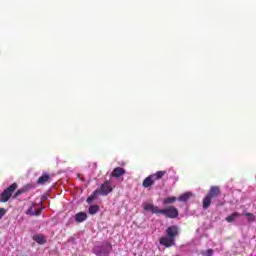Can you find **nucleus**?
Here are the masks:
<instances>
[{
    "mask_svg": "<svg viewBox=\"0 0 256 256\" xmlns=\"http://www.w3.org/2000/svg\"><path fill=\"white\" fill-rule=\"evenodd\" d=\"M76 223H83V221H87V213L79 212L75 215Z\"/></svg>",
    "mask_w": 256,
    "mask_h": 256,
    "instance_id": "nucleus-11",
    "label": "nucleus"
},
{
    "mask_svg": "<svg viewBox=\"0 0 256 256\" xmlns=\"http://www.w3.org/2000/svg\"><path fill=\"white\" fill-rule=\"evenodd\" d=\"M158 215H165L167 219H177L179 210L175 206H167L164 209H160Z\"/></svg>",
    "mask_w": 256,
    "mask_h": 256,
    "instance_id": "nucleus-5",
    "label": "nucleus"
},
{
    "mask_svg": "<svg viewBox=\"0 0 256 256\" xmlns=\"http://www.w3.org/2000/svg\"><path fill=\"white\" fill-rule=\"evenodd\" d=\"M5 213H7V210L5 208H0V219H3Z\"/></svg>",
    "mask_w": 256,
    "mask_h": 256,
    "instance_id": "nucleus-22",
    "label": "nucleus"
},
{
    "mask_svg": "<svg viewBox=\"0 0 256 256\" xmlns=\"http://www.w3.org/2000/svg\"><path fill=\"white\" fill-rule=\"evenodd\" d=\"M175 201H177V197L172 196V197L165 198L163 200V203L164 205H171V203H175Z\"/></svg>",
    "mask_w": 256,
    "mask_h": 256,
    "instance_id": "nucleus-16",
    "label": "nucleus"
},
{
    "mask_svg": "<svg viewBox=\"0 0 256 256\" xmlns=\"http://www.w3.org/2000/svg\"><path fill=\"white\" fill-rule=\"evenodd\" d=\"M165 175H167V171L165 170L157 171L156 173L149 175L143 180L142 187H144V189L153 187V185H155V181L163 179Z\"/></svg>",
    "mask_w": 256,
    "mask_h": 256,
    "instance_id": "nucleus-3",
    "label": "nucleus"
},
{
    "mask_svg": "<svg viewBox=\"0 0 256 256\" xmlns=\"http://www.w3.org/2000/svg\"><path fill=\"white\" fill-rule=\"evenodd\" d=\"M23 193H25V189L17 190L14 194V199H17L19 195H23Z\"/></svg>",
    "mask_w": 256,
    "mask_h": 256,
    "instance_id": "nucleus-19",
    "label": "nucleus"
},
{
    "mask_svg": "<svg viewBox=\"0 0 256 256\" xmlns=\"http://www.w3.org/2000/svg\"><path fill=\"white\" fill-rule=\"evenodd\" d=\"M97 195H99V192H96V190L87 198V203H93L95 199H97Z\"/></svg>",
    "mask_w": 256,
    "mask_h": 256,
    "instance_id": "nucleus-17",
    "label": "nucleus"
},
{
    "mask_svg": "<svg viewBox=\"0 0 256 256\" xmlns=\"http://www.w3.org/2000/svg\"><path fill=\"white\" fill-rule=\"evenodd\" d=\"M237 217H241V214L239 212H234L231 215L226 217L227 223H233Z\"/></svg>",
    "mask_w": 256,
    "mask_h": 256,
    "instance_id": "nucleus-14",
    "label": "nucleus"
},
{
    "mask_svg": "<svg viewBox=\"0 0 256 256\" xmlns=\"http://www.w3.org/2000/svg\"><path fill=\"white\" fill-rule=\"evenodd\" d=\"M113 191V187H111V182L106 181L104 182L96 192H98V195L107 196L109 193Z\"/></svg>",
    "mask_w": 256,
    "mask_h": 256,
    "instance_id": "nucleus-6",
    "label": "nucleus"
},
{
    "mask_svg": "<svg viewBox=\"0 0 256 256\" xmlns=\"http://www.w3.org/2000/svg\"><path fill=\"white\" fill-rule=\"evenodd\" d=\"M17 183H13L8 188H6L1 194H0V203H7L11 197H13V194L15 191H17Z\"/></svg>",
    "mask_w": 256,
    "mask_h": 256,
    "instance_id": "nucleus-4",
    "label": "nucleus"
},
{
    "mask_svg": "<svg viewBox=\"0 0 256 256\" xmlns=\"http://www.w3.org/2000/svg\"><path fill=\"white\" fill-rule=\"evenodd\" d=\"M88 211L90 213V215H95L97 213H99V205H92L88 208Z\"/></svg>",
    "mask_w": 256,
    "mask_h": 256,
    "instance_id": "nucleus-15",
    "label": "nucleus"
},
{
    "mask_svg": "<svg viewBox=\"0 0 256 256\" xmlns=\"http://www.w3.org/2000/svg\"><path fill=\"white\" fill-rule=\"evenodd\" d=\"M219 195H221V188H219V186H211L207 195L203 198V209H209V207H211V201H213V199H217Z\"/></svg>",
    "mask_w": 256,
    "mask_h": 256,
    "instance_id": "nucleus-2",
    "label": "nucleus"
},
{
    "mask_svg": "<svg viewBox=\"0 0 256 256\" xmlns=\"http://www.w3.org/2000/svg\"><path fill=\"white\" fill-rule=\"evenodd\" d=\"M213 253H214L213 249L210 248L206 251H202L201 255H203V256H213Z\"/></svg>",
    "mask_w": 256,
    "mask_h": 256,
    "instance_id": "nucleus-18",
    "label": "nucleus"
},
{
    "mask_svg": "<svg viewBox=\"0 0 256 256\" xmlns=\"http://www.w3.org/2000/svg\"><path fill=\"white\" fill-rule=\"evenodd\" d=\"M191 197H193V193L186 192L179 196L178 201H182L183 203H185L188 199H191Z\"/></svg>",
    "mask_w": 256,
    "mask_h": 256,
    "instance_id": "nucleus-13",
    "label": "nucleus"
},
{
    "mask_svg": "<svg viewBox=\"0 0 256 256\" xmlns=\"http://www.w3.org/2000/svg\"><path fill=\"white\" fill-rule=\"evenodd\" d=\"M45 183H51V176L47 173H44L37 180L38 185H45Z\"/></svg>",
    "mask_w": 256,
    "mask_h": 256,
    "instance_id": "nucleus-10",
    "label": "nucleus"
},
{
    "mask_svg": "<svg viewBox=\"0 0 256 256\" xmlns=\"http://www.w3.org/2000/svg\"><path fill=\"white\" fill-rule=\"evenodd\" d=\"M244 215L248 217V221H255V215L253 213H246Z\"/></svg>",
    "mask_w": 256,
    "mask_h": 256,
    "instance_id": "nucleus-20",
    "label": "nucleus"
},
{
    "mask_svg": "<svg viewBox=\"0 0 256 256\" xmlns=\"http://www.w3.org/2000/svg\"><path fill=\"white\" fill-rule=\"evenodd\" d=\"M177 237H179V227L172 225L166 229V236L161 237L159 243L163 245V247H173L175 246Z\"/></svg>",
    "mask_w": 256,
    "mask_h": 256,
    "instance_id": "nucleus-1",
    "label": "nucleus"
},
{
    "mask_svg": "<svg viewBox=\"0 0 256 256\" xmlns=\"http://www.w3.org/2000/svg\"><path fill=\"white\" fill-rule=\"evenodd\" d=\"M144 211H151V213H154L155 215H159V207L154 206L153 204L144 203L143 204Z\"/></svg>",
    "mask_w": 256,
    "mask_h": 256,
    "instance_id": "nucleus-8",
    "label": "nucleus"
},
{
    "mask_svg": "<svg viewBox=\"0 0 256 256\" xmlns=\"http://www.w3.org/2000/svg\"><path fill=\"white\" fill-rule=\"evenodd\" d=\"M33 241L38 243V245H44V243H47V240L45 239V236L42 234H36L33 236Z\"/></svg>",
    "mask_w": 256,
    "mask_h": 256,
    "instance_id": "nucleus-12",
    "label": "nucleus"
},
{
    "mask_svg": "<svg viewBox=\"0 0 256 256\" xmlns=\"http://www.w3.org/2000/svg\"><path fill=\"white\" fill-rule=\"evenodd\" d=\"M126 171L122 167H116L111 173V177H115L116 179H119V177H123L125 175Z\"/></svg>",
    "mask_w": 256,
    "mask_h": 256,
    "instance_id": "nucleus-9",
    "label": "nucleus"
},
{
    "mask_svg": "<svg viewBox=\"0 0 256 256\" xmlns=\"http://www.w3.org/2000/svg\"><path fill=\"white\" fill-rule=\"evenodd\" d=\"M97 256H108L109 252L105 251V250H99L98 252H96Z\"/></svg>",
    "mask_w": 256,
    "mask_h": 256,
    "instance_id": "nucleus-21",
    "label": "nucleus"
},
{
    "mask_svg": "<svg viewBox=\"0 0 256 256\" xmlns=\"http://www.w3.org/2000/svg\"><path fill=\"white\" fill-rule=\"evenodd\" d=\"M43 211V207H38L37 204H32L27 210L26 215H30V217H39Z\"/></svg>",
    "mask_w": 256,
    "mask_h": 256,
    "instance_id": "nucleus-7",
    "label": "nucleus"
}]
</instances>
